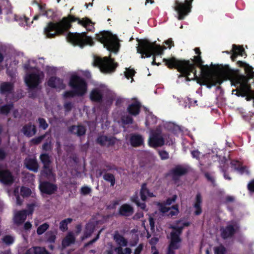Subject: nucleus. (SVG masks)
I'll list each match as a JSON object with an SVG mask.
<instances>
[{
  "label": "nucleus",
  "instance_id": "37",
  "mask_svg": "<svg viewBox=\"0 0 254 254\" xmlns=\"http://www.w3.org/2000/svg\"><path fill=\"white\" fill-rule=\"evenodd\" d=\"M40 159L45 168L46 166H50L51 165L52 161L49 155L47 153H42L40 156Z\"/></svg>",
  "mask_w": 254,
  "mask_h": 254
},
{
  "label": "nucleus",
  "instance_id": "13",
  "mask_svg": "<svg viewBox=\"0 0 254 254\" xmlns=\"http://www.w3.org/2000/svg\"><path fill=\"white\" fill-rule=\"evenodd\" d=\"M25 81L29 89H33L40 83V76L36 73H30L26 76Z\"/></svg>",
  "mask_w": 254,
  "mask_h": 254
},
{
  "label": "nucleus",
  "instance_id": "15",
  "mask_svg": "<svg viewBox=\"0 0 254 254\" xmlns=\"http://www.w3.org/2000/svg\"><path fill=\"white\" fill-rule=\"evenodd\" d=\"M225 52L227 54H232L231 59L233 62H235L236 61L238 56H241L242 57L247 56L243 46L236 45L235 44H233L232 45V49L230 52L226 51Z\"/></svg>",
  "mask_w": 254,
  "mask_h": 254
},
{
  "label": "nucleus",
  "instance_id": "59",
  "mask_svg": "<svg viewBox=\"0 0 254 254\" xmlns=\"http://www.w3.org/2000/svg\"><path fill=\"white\" fill-rule=\"evenodd\" d=\"M42 149L45 151H50L51 149V141L44 142L42 145Z\"/></svg>",
  "mask_w": 254,
  "mask_h": 254
},
{
  "label": "nucleus",
  "instance_id": "36",
  "mask_svg": "<svg viewBox=\"0 0 254 254\" xmlns=\"http://www.w3.org/2000/svg\"><path fill=\"white\" fill-rule=\"evenodd\" d=\"M57 233L56 231H49L45 235L46 242L50 244H54L56 239Z\"/></svg>",
  "mask_w": 254,
  "mask_h": 254
},
{
  "label": "nucleus",
  "instance_id": "25",
  "mask_svg": "<svg viewBox=\"0 0 254 254\" xmlns=\"http://www.w3.org/2000/svg\"><path fill=\"white\" fill-rule=\"evenodd\" d=\"M237 64L239 66L244 68L245 72L247 74L246 76L249 78V80L254 78V68L252 66L241 61H238Z\"/></svg>",
  "mask_w": 254,
  "mask_h": 254
},
{
  "label": "nucleus",
  "instance_id": "1",
  "mask_svg": "<svg viewBox=\"0 0 254 254\" xmlns=\"http://www.w3.org/2000/svg\"><path fill=\"white\" fill-rule=\"evenodd\" d=\"M163 62L168 68H176L181 73L179 77H185L187 81L197 78L196 69L197 66L200 67L202 72L207 75L203 85H206L207 88H211L212 86L220 85L223 82L222 77L209 74V67L207 65H203V61L200 55L194 56L193 59H190V60H178L175 57H172L164 59Z\"/></svg>",
  "mask_w": 254,
  "mask_h": 254
},
{
  "label": "nucleus",
  "instance_id": "28",
  "mask_svg": "<svg viewBox=\"0 0 254 254\" xmlns=\"http://www.w3.org/2000/svg\"><path fill=\"white\" fill-rule=\"evenodd\" d=\"M48 85L53 88H61L63 84V80L55 76L51 77L47 82Z\"/></svg>",
  "mask_w": 254,
  "mask_h": 254
},
{
  "label": "nucleus",
  "instance_id": "35",
  "mask_svg": "<svg viewBox=\"0 0 254 254\" xmlns=\"http://www.w3.org/2000/svg\"><path fill=\"white\" fill-rule=\"evenodd\" d=\"M3 11L7 14L11 12V5L8 0H2L0 3V14Z\"/></svg>",
  "mask_w": 254,
  "mask_h": 254
},
{
  "label": "nucleus",
  "instance_id": "21",
  "mask_svg": "<svg viewBox=\"0 0 254 254\" xmlns=\"http://www.w3.org/2000/svg\"><path fill=\"white\" fill-rule=\"evenodd\" d=\"M41 175L49 181H55L56 179V175L53 172L51 166H46V168L43 166L42 170L41 171Z\"/></svg>",
  "mask_w": 254,
  "mask_h": 254
},
{
  "label": "nucleus",
  "instance_id": "39",
  "mask_svg": "<svg viewBox=\"0 0 254 254\" xmlns=\"http://www.w3.org/2000/svg\"><path fill=\"white\" fill-rule=\"evenodd\" d=\"M73 219L72 218H68L61 221L59 226L60 230L62 232H65L67 231L68 229V224L71 223Z\"/></svg>",
  "mask_w": 254,
  "mask_h": 254
},
{
  "label": "nucleus",
  "instance_id": "7",
  "mask_svg": "<svg viewBox=\"0 0 254 254\" xmlns=\"http://www.w3.org/2000/svg\"><path fill=\"white\" fill-rule=\"evenodd\" d=\"M92 65L99 67L102 72L108 73L114 72L118 66V64L115 62L114 59L110 57H105L101 58L94 56Z\"/></svg>",
  "mask_w": 254,
  "mask_h": 254
},
{
  "label": "nucleus",
  "instance_id": "58",
  "mask_svg": "<svg viewBox=\"0 0 254 254\" xmlns=\"http://www.w3.org/2000/svg\"><path fill=\"white\" fill-rule=\"evenodd\" d=\"M159 155L162 160L167 159L169 157V153L165 150H162L160 151Z\"/></svg>",
  "mask_w": 254,
  "mask_h": 254
},
{
  "label": "nucleus",
  "instance_id": "32",
  "mask_svg": "<svg viewBox=\"0 0 254 254\" xmlns=\"http://www.w3.org/2000/svg\"><path fill=\"white\" fill-rule=\"evenodd\" d=\"M95 230V225L92 223H88L86 224L83 235L81 237L82 240L90 237Z\"/></svg>",
  "mask_w": 254,
  "mask_h": 254
},
{
  "label": "nucleus",
  "instance_id": "19",
  "mask_svg": "<svg viewBox=\"0 0 254 254\" xmlns=\"http://www.w3.org/2000/svg\"><path fill=\"white\" fill-rule=\"evenodd\" d=\"M129 141L131 146L133 147H139L144 143V139L142 136L137 133L130 134Z\"/></svg>",
  "mask_w": 254,
  "mask_h": 254
},
{
  "label": "nucleus",
  "instance_id": "11",
  "mask_svg": "<svg viewBox=\"0 0 254 254\" xmlns=\"http://www.w3.org/2000/svg\"><path fill=\"white\" fill-rule=\"evenodd\" d=\"M14 182L12 173L8 169H0V182L6 186H10Z\"/></svg>",
  "mask_w": 254,
  "mask_h": 254
},
{
  "label": "nucleus",
  "instance_id": "20",
  "mask_svg": "<svg viewBox=\"0 0 254 254\" xmlns=\"http://www.w3.org/2000/svg\"><path fill=\"white\" fill-rule=\"evenodd\" d=\"M21 131L26 136L31 137L36 133L37 128L35 125L29 122L22 127Z\"/></svg>",
  "mask_w": 254,
  "mask_h": 254
},
{
  "label": "nucleus",
  "instance_id": "41",
  "mask_svg": "<svg viewBox=\"0 0 254 254\" xmlns=\"http://www.w3.org/2000/svg\"><path fill=\"white\" fill-rule=\"evenodd\" d=\"M148 193H149V190L147 188L146 184H142L140 190V195L141 199L143 201H146Z\"/></svg>",
  "mask_w": 254,
  "mask_h": 254
},
{
  "label": "nucleus",
  "instance_id": "27",
  "mask_svg": "<svg viewBox=\"0 0 254 254\" xmlns=\"http://www.w3.org/2000/svg\"><path fill=\"white\" fill-rule=\"evenodd\" d=\"M90 98L93 102L101 103L103 101V95L99 89H94L90 94Z\"/></svg>",
  "mask_w": 254,
  "mask_h": 254
},
{
  "label": "nucleus",
  "instance_id": "30",
  "mask_svg": "<svg viewBox=\"0 0 254 254\" xmlns=\"http://www.w3.org/2000/svg\"><path fill=\"white\" fill-rule=\"evenodd\" d=\"M75 241V237L72 232H69L65 238L63 240L62 242V246L63 248H65L69 246L70 245L74 244Z\"/></svg>",
  "mask_w": 254,
  "mask_h": 254
},
{
  "label": "nucleus",
  "instance_id": "48",
  "mask_svg": "<svg viewBox=\"0 0 254 254\" xmlns=\"http://www.w3.org/2000/svg\"><path fill=\"white\" fill-rule=\"evenodd\" d=\"M46 134H43L38 137L32 138L31 140V143L34 145H38L45 138Z\"/></svg>",
  "mask_w": 254,
  "mask_h": 254
},
{
  "label": "nucleus",
  "instance_id": "51",
  "mask_svg": "<svg viewBox=\"0 0 254 254\" xmlns=\"http://www.w3.org/2000/svg\"><path fill=\"white\" fill-rule=\"evenodd\" d=\"M214 254H225L226 252V249L223 245L215 247L214 249Z\"/></svg>",
  "mask_w": 254,
  "mask_h": 254
},
{
  "label": "nucleus",
  "instance_id": "23",
  "mask_svg": "<svg viewBox=\"0 0 254 254\" xmlns=\"http://www.w3.org/2000/svg\"><path fill=\"white\" fill-rule=\"evenodd\" d=\"M68 130L70 133L80 137L85 134L86 129L83 125H72L69 127Z\"/></svg>",
  "mask_w": 254,
  "mask_h": 254
},
{
  "label": "nucleus",
  "instance_id": "29",
  "mask_svg": "<svg viewBox=\"0 0 254 254\" xmlns=\"http://www.w3.org/2000/svg\"><path fill=\"white\" fill-rule=\"evenodd\" d=\"M26 216L27 213L25 210L19 211L14 215V222L16 225H19L25 221Z\"/></svg>",
  "mask_w": 254,
  "mask_h": 254
},
{
  "label": "nucleus",
  "instance_id": "9",
  "mask_svg": "<svg viewBox=\"0 0 254 254\" xmlns=\"http://www.w3.org/2000/svg\"><path fill=\"white\" fill-rule=\"evenodd\" d=\"M68 42L74 46H78L81 48L88 44L91 40L86 35V32L81 33H71L68 34L66 36Z\"/></svg>",
  "mask_w": 254,
  "mask_h": 254
},
{
  "label": "nucleus",
  "instance_id": "38",
  "mask_svg": "<svg viewBox=\"0 0 254 254\" xmlns=\"http://www.w3.org/2000/svg\"><path fill=\"white\" fill-rule=\"evenodd\" d=\"M104 180L107 182L110 183L111 187H114L116 184L115 176L112 173H105L103 175Z\"/></svg>",
  "mask_w": 254,
  "mask_h": 254
},
{
  "label": "nucleus",
  "instance_id": "57",
  "mask_svg": "<svg viewBox=\"0 0 254 254\" xmlns=\"http://www.w3.org/2000/svg\"><path fill=\"white\" fill-rule=\"evenodd\" d=\"M234 91H236V95L238 96H241L242 97H244L246 96L245 93H243V92L242 91L241 88L240 87V86H238V87H237V88L235 90H233L232 91V93H233Z\"/></svg>",
  "mask_w": 254,
  "mask_h": 254
},
{
  "label": "nucleus",
  "instance_id": "3",
  "mask_svg": "<svg viewBox=\"0 0 254 254\" xmlns=\"http://www.w3.org/2000/svg\"><path fill=\"white\" fill-rule=\"evenodd\" d=\"M217 70L222 77L230 80L232 85L236 87L240 86L243 93H245L246 96L250 93H253L251 86L249 84V78L246 75L240 74L238 70L234 71L228 65H219Z\"/></svg>",
  "mask_w": 254,
  "mask_h": 254
},
{
  "label": "nucleus",
  "instance_id": "62",
  "mask_svg": "<svg viewBox=\"0 0 254 254\" xmlns=\"http://www.w3.org/2000/svg\"><path fill=\"white\" fill-rule=\"evenodd\" d=\"M103 166L107 169L108 171L116 170V168L115 165H112L110 163H105L103 165Z\"/></svg>",
  "mask_w": 254,
  "mask_h": 254
},
{
  "label": "nucleus",
  "instance_id": "64",
  "mask_svg": "<svg viewBox=\"0 0 254 254\" xmlns=\"http://www.w3.org/2000/svg\"><path fill=\"white\" fill-rule=\"evenodd\" d=\"M143 248V244H140L135 249L134 254H140L142 252Z\"/></svg>",
  "mask_w": 254,
  "mask_h": 254
},
{
  "label": "nucleus",
  "instance_id": "43",
  "mask_svg": "<svg viewBox=\"0 0 254 254\" xmlns=\"http://www.w3.org/2000/svg\"><path fill=\"white\" fill-rule=\"evenodd\" d=\"M122 246H118L114 248L115 252L117 254H131V250L129 248H126L123 249Z\"/></svg>",
  "mask_w": 254,
  "mask_h": 254
},
{
  "label": "nucleus",
  "instance_id": "22",
  "mask_svg": "<svg viewBox=\"0 0 254 254\" xmlns=\"http://www.w3.org/2000/svg\"><path fill=\"white\" fill-rule=\"evenodd\" d=\"M26 168L30 171L36 173L38 171L39 164L36 158H26L24 160Z\"/></svg>",
  "mask_w": 254,
  "mask_h": 254
},
{
  "label": "nucleus",
  "instance_id": "17",
  "mask_svg": "<svg viewBox=\"0 0 254 254\" xmlns=\"http://www.w3.org/2000/svg\"><path fill=\"white\" fill-rule=\"evenodd\" d=\"M14 84L10 82H2L0 84V94L7 96L14 92Z\"/></svg>",
  "mask_w": 254,
  "mask_h": 254
},
{
  "label": "nucleus",
  "instance_id": "14",
  "mask_svg": "<svg viewBox=\"0 0 254 254\" xmlns=\"http://www.w3.org/2000/svg\"><path fill=\"white\" fill-rule=\"evenodd\" d=\"M188 172V169L181 165H177L170 171V174L174 181H178L180 178L187 174Z\"/></svg>",
  "mask_w": 254,
  "mask_h": 254
},
{
  "label": "nucleus",
  "instance_id": "10",
  "mask_svg": "<svg viewBox=\"0 0 254 254\" xmlns=\"http://www.w3.org/2000/svg\"><path fill=\"white\" fill-rule=\"evenodd\" d=\"M39 188L42 194L49 195L54 194L58 190V186L57 185L47 181L41 182L39 186Z\"/></svg>",
  "mask_w": 254,
  "mask_h": 254
},
{
  "label": "nucleus",
  "instance_id": "50",
  "mask_svg": "<svg viewBox=\"0 0 254 254\" xmlns=\"http://www.w3.org/2000/svg\"><path fill=\"white\" fill-rule=\"evenodd\" d=\"M21 195L23 197H27L31 195V190L26 187H22L20 190Z\"/></svg>",
  "mask_w": 254,
  "mask_h": 254
},
{
  "label": "nucleus",
  "instance_id": "6",
  "mask_svg": "<svg viewBox=\"0 0 254 254\" xmlns=\"http://www.w3.org/2000/svg\"><path fill=\"white\" fill-rule=\"evenodd\" d=\"M97 41L103 44L104 47L111 52L117 53L120 44L118 37L113 35L110 32L103 31L96 34Z\"/></svg>",
  "mask_w": 254,
  "mask_h": 254
},
{
  "label": "nucleus",
  "instance_id": "34",
  "mask_svg": "<svg viewBox=\"0 0 254 254\" xmlns=\"http://www.w3.org/2000/svg\"><path fill=\"white\" fill-rule=\"evenodd\" d=\"M170 237L171 241L168 247L174 250L179 249L180 247L179 243L182 241L181 238H178V237H175L174 235Z\"/></svg>",
  "mask_w": 254,
  "mask_h": 254
},
{
  "label": "nucleus",
  "instance_id": "33",
  "mask_svg": "<svg viewBox=\"0 0 254 254\" xmlns=\"http://www.w3.org/2000/svg\"><path fill=\"white\" fill-rule=\"evenodd\" d=\"M113 239L118 246L126 247L127 245V240L123 236L120 235L118 231L115 232Z\"/></svg>",
  "mask_w": 254,
  "mask_h": 254
},
{
  "label": "nucleus",
  "instance_id": "2",
  "mask_svg": "<svg viewBox=\"0 0 254 254\" xmlns=\"http://www.w3.org/2000/svg\"><path fill=\"white\" fill-rule=\"evenodd\" d=\"M77 21L78 24L85 27L88 31L94 29V23L89 18L85 17L82 19L69 15L68 17H64L59 22H49L45 27L44 33L47 38H55L57 35L63 34L71 26V23Z\"/></svg>",
  "mask_w": 254,
  "mask_h": 254
},
{
  "label": "nucleus",
  "instance_id": "52",
  "mask_svg": "<svg viewBox=\"0 0 254 254\" xmlns=\"http://www.w3.org/2000/svg\"><path fill=\"white\" fill-rule=\"evenodd\" d=\"M92 190L87 186H83L81 188L80 192L82 195H86L91 192Z\"/></svg>",
  "mask_w": 254,
  "mask_h": 254
},
{
  "label": "nucleus",
  "instance_id": "40",
  "mask_svg": "<svg viewBox=\"0 0 254 254\" xmlns=\"http://www.w3.org/2000/svg\"><path fill=\"white\" fill-rule=\"evenodd\" d=\"M171 228L173 229V231L170 233V237H173L174 235L175 237H178V238H181L180 235L183 232V227L172 226Z\"/></svg>",
  "mask_w": 254,
  "mask_h": 254
},
{
  "label": "nucleus",
  "instance_id": "4",
  "mask_svg": "<svg viewBox=\"0 0 254 254\" xmlns=\"http://www.w3.org/2000/svg\"><path fill=\"white\" fill-rule=\"evenodd\" d=\"M137 41L139 42L137 47V53L141 54V58H149L153 56V60L152 62L153 65H160L159 63L155 62V56L161 55L163 54V51L166 49L165 46H161L157 45L155 42L151 43L147 39H143Z\"/></svg>",
  "mask_w": 254,
  "mask_h": 254
},
{
  "label": "nucleus",
  "instance_id": "12",
  "mask_svg": "<svg viewBox=\"0 0 254 254\" xmlns=\"http://www.w3.org/2000/svg\"><path fill=\"white\" fill-rule=\"evenodd\" d=\"M149 145L153 147H161L164 144V139L158 132H153L149 137Z\"/></svg>",
  "mask_w": 254,
  "mask_h": 254
},
{
  "label": "nucleus",
  "instance_id": "49",
  "mask_svg": "<svg viewBox=\"0 0 254 254\" xmlns=\"http://www.w3.org/2000/svg\"><path fill=\"white\" fill-rule=\"evenodd\" d=\"M135 71L133 69H130L126 68V71L125 72V75L126 77L129 79L130 78H132L131 82L133 80L132 77L134 75Z\"/></svg>",
  "mask_w": 254,
  "mask_h": 254
},
{
  "label": "nucleus",
  "instance_id": "54",
  "mask_svg": "<svg viewBox=\"0 0 254 254\" xmlns=\"http://www.w3.org/2000/svg\"><path fill=\"white\" fill-rule=\"evenodd\" d=\"M64 107L65 112H70L73 107V104L71 102H67L64 103Z\"/></svg>",
  "mask_w": 254,
  "mask_h": 254
},
{
  "label": "nucleus",
  "instance_id": "18",
  "mask_svg": "<svg viewBox=\"0 0 254 254\" xmlns=\"http://www.w3.org/2000/svg\"><path fill=\"white\" fill-rule=\"evenodd\" d=\"M221 236L225 240L233 237L236 232V229L231 224L227 225L225 228H221Z\"/></svg>",
  "mask_w": 254,
  "mask_h": 254
},
{
  "label": "nucleus",
  "instance_id": "5",
  "mask_svg": "<svg viewBox=\"0 0 254 254\" xmlns=\"http://www.w3.org/2000/svg\"><path fill=\"white\" fill-rule=\"evenodd\" d=\"M68 85L72 90L66 91L64 93V98L83 96L87 92V84L85 80L79 76L72 75L70 78Z\"/></svg>",
  "mask_w": 254,
  "mask_h": 254
},
{
  "label": "nucleus",
  "instance_id": "61",
  "mask_svg": "<svg viewBox=\"0 0 254 254\" xmlns=\"http://www.w3.org/2000/svg\"><path fill=\"white\" fill-rule=\"evenodd\" d=\"M100 233V232H99V233H98L97 236L95 237V238H94V239H93L92 240H91L88 243H86L84 245V247H87L90 245H92L93 243L96 242L99 239Z\"/></svg>",
  "mask_w": 254,
  "mask_h": 254
},
{
  "label": "nucleus",
  "instance_id": "26",
  "mask_svg": "<svg viewBox=\"0 0 254 254\" xmlns=\"http://www.w3.org/2000/svg\"><path fill=\"white\" fill-rule=\"evenodd\" d=\"M141 106L140 103L136 101L128 105L127 111L129 114L136 116L140 113Z\"/></svg>",
  "mask_w": 254,
  "mask_h": 254
},
{
  "label": "nucleus",
  "instance_id": "42",
  "mask_svg": "<svg viewBox=\"0 0 254 254\" xmlns=\"http://www.w3.org/2000/svg\"><path fill=\"white\" fill-rule=\"evenodd\" d=\"M13 107L12 103L5 104L0 107V113L7 115Z\"/></svg>",
  "mask_w": 254,
  "mask_h": 254
},
{
  "label": "nucleus",
  "instance_id": "44",
  "mask_svg": "<svg viewBox=\"0 0 254 254\" xmlns=\"http://www.w3.org/2000/svg\"><path fill=\"white\" fill-rule=\"evenodd\" d=\"M1 240L2 243L7 246L12 245L14 242V238L9 235L3 236Z\"/></svg>",
  "mask_w": 254,
  "mask_h": 254
},
{
  "label": "nucleus",
  "instance_id": "16",
  "mask_svg": "<svg viewBox=\"0 0 254 254\" xmlns=\"http://www.w3.org/2000/svg\"><path fill=\"white\" fill-rule=\"evenodd\" d=\"M96 142L102 146H107L110 147L113 146L116 143V138L108 137L106 135H100L97 139Z\"/></svg>",
  "mask_w": 254,
  "mask_h": 254
},
{
  "label": "nucleus",
  "instance_id": "63",
  "mask_svg": "<svg viewBox=\"0 0 254 254\" xmlns=\"http://www.w3.org/2000/svg\"><path fill=\"white\" fill-rule=\"evenodd\" d=\"M248 189L251 192H254V179L251 180L248 184Z\"/></svg>",
  "mask_w": 254,
  "mask_h": 254
},
{
  "label": "nucleus",
  "instance_id": "53",
  "mask_svg": "<svg viewBox=\"0 0 254 254\" xmlns=\"http://www.w3.org/2000/svg\"><path fill=\"white\" fill-rule=\"evenodd\" d=\"M122 122L126 125L131 124L133 123V119L130 116L127 115L122 118Z\"/></svg>",
  "mask_w": 254,
  "mask_h": 254
},
{
  "label": "nucleus",
  "instance_id": "55",
  "mask_svg": "<svg viewBox=\"0 0 254 254\" xmlns=\"http://www.w3.org/2000/svg\"><path fill=\"white\" fill-rule=\"evenodd\" d=\"M55 15V12L52 9H49L42 13V16H45L49 18H53Z\"/></svg>",
  "mask_w": 254,
  "mask_h": 254
},
{
  "label": "nucleus",
  "instance_id": "60",
  "mask_svg": "<svg viewBox=\"0 0 254 254\" xmlns=\"http://www.w3.org/2000/svg\"><path fill=\"white\" fill-rule=\"evenodd\" d=\"M204 176L208 181L211 182L212 184L215 183V179L210 173L208 172L205 173Z\"/></svg>",
  "mask_w": 254,
  "mask_h": 254
},
{
  "label": "nucleus",
  "instance_id": "46",
  "mask_svg": "<svg viewBox=\"0 0 254 254\" xmlns=\"http://www.w3.org/2000/svg\"><path fill=\"white\" fill-rule=\"evenodd\" d=\"M35 254H50L44 247L38 246L33 247Z\"/></svg>",
  "mask_w": 254,
  "mask_h": 254
},
{
  "label": "nucleus",
  "instance_id": "47",
  "mask_svg": "<svg viewBox=\"0 0 254 254\" xmlns=\"http://www.w3.org/2000/svg\"><path fill=\"white\" fill-rule=\"evenodd\" d=\"M37 122L39 124V128H42L43 130H46L49 126L46 120L43 118H39L38 119Z\"/></svg>",
  "mask_w": 254,
  "mask_h": 254
},
{
  "label": "nucleus",
  "instance_id": "24",
  "mask_svg": "<svg viewBox=\"0 0 254 254\" xmlns=\"http://www.w3.org/2000/svg\"><path fill=\"white\" fill-rule=\"evenodd\" d=\"M133 212V208L127 203L121 205L119 209V214L122 216L128 217L131 215Z\"/></svg>",
  "mask_w": 254,
  "mask_h": 254
},
{
  "label": "nucleus",
  "instance_id": "56",
  "mask_svg": "<svg viewBox=\"0 0 254 254\" xmlns=\"http://www.w3.org/2000/svg\"><path fill=\"white\" fill-rule=\"evenodd\" d=\"M177 198V195H173L172 197H169L165 201V204L167 205H171L172 203L174 202L176 200Z\"/></svg>",
  "mask_w": 254,
  "mask_h": 254
},
{
  "label": "nucleus",
  "instance_id": "31",
  "mask_svg": "<svg viewBox=\"0 0 254 254\" xmlns=\"http://www.w3.org/2000/svg\"><path fill=\"white\" fill-rule=\"evenodd\" d=\"M202 199L201 195L200 193H197L195 196V202L193 205V207L195 209L194 212L195 215H199L202 213L201 203Z\"/></svg>",
  "mask_w": 254,
  "mask_h": 254
},
{
  "label": "nucleus",
  "instance_id": "45",
  "mask_svg": "<svg viewBox=\"0 0 254 254\" xmlns=\"http://www.w3.org/2000/svg\"><path fill=\"white\" fill-rule=\"evenodd\" d=\"M49 225L48 223H45L40 225L37 229V233L38 235L43 234L49 228Z\"/></svg>",
  "mask_w": 254,
  "mask_h": 254
},
{
  "label": "nucleus",
  "instance_id": "8",
  "mask_svg": "<svg viewBox=\"0 0 254 254\" xmlns=\"http://www.w3.org/2000/svg\"><path fill=\"white\" fill-rule=\"evenodd\" d=\"M193 0H185L184 2L176 0L174 9L178 13V19L183 20L190 12Z\"/></svg>",
  "mask_w": 254,
  "mask_h": 254
}]
</instances>
